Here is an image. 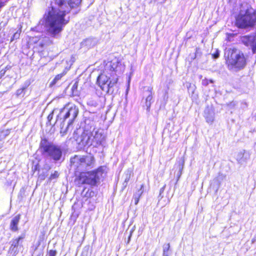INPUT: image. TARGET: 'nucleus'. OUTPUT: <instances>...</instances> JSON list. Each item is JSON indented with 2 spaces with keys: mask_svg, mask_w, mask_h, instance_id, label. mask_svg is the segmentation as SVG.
<instances>
[{
  "mask_svg": "<svg viewBox=\"0 0 256 256\" xmlns=\"http://www.w3.org/2000/svg\"><path fill=\"white\" fill-rule=\"evenodd\" d=\"M82 0H70L68 2V6L64 2L60 1L58 8H49L43 19L39 22L35 29L38 31L46 30L50 36H56L62 32V28L69 21L64 19L66 14L72 8H78L76 13L79 12Z\"/></svg>",
  "mask_w": 256,
  "mask_h": 256,
  "instance_id": "nucleus-1",
  "label": "nucleus"
},
{
  "mask_svg": "<svg viewBox=\"0 0 256 256\" xmlns=\"http://www.w3.org/2000/svg\"><path fill=\"white\" fill-rule=\"evenodd\" d=\"M256 24V10L250 5L246 4L242 6L236 18V26L240 28L253 27Z\"/></svg>",
  "mask_w": 256,
  "mask_h": 256,
  "instance_id": "nucleus-2",
  "label": "nucleus"
},
{
  "mask_svg": "<svg viewBox=\"0 0 256 256\" xmlns=\"http://www.w3.org/2000/svg\"><path fill=\"white\" fill-rule=\"evenodd\" d=\"M224 56L230 68H236L238 70L244 68L246 66V58L244 53L235 48L226 50Z\"/></svg>",
  "mask_w": 256,
  "mask_h": 256,
  "instance_id": "nucleus-3",
  "label": "nucleus"
},
{
  "mask_svg": "<svg viewBox=\"0 0 256 256\" xmlns=\"http://www.w3.org/2000/svg\"><path fill=\"white\" fill-rule=\"evenodd\" d=\"M71 166L78 171L86 170L94 167V158L91 154L75 155L70 160Z\"/></svg>",
  "mask_w": 256,
  "mask_h": 256,
  "instance_id": "nucleus-4",
  "label": "nucleus"
},
{
  "mask_svg": "<svg viewBox=\"0 0 256 256\" xmlns=\"http://www.w3.org/2000/svg\"><path fill=\"white\" fill-rule=\"evenodd\" d=\"M104 170L102 167H100L94 171L82 172L76 180L78 184L95 186L99 180L100 176H102Z\"/></svg>",
  "mask_w": 256,
  "mask_h": 256,
  "instance_id": "nucleus-5",
  "label": "nucleus"
},
{
  "mask_svg": "<svg viewBox=\"0 0 256 256\" xmlns=\"http://www.w3.org/2000/svg\"><path fill=\"white\" fill-rule=\"evenodd\" d=\"M40 147L43 152L46 153L55 162L60 161L62 158V152L60 146L50 144L46 138L42 139Z\"/></svg>",
  "mask_w": 256,
  "mask_h": 256,
  "instance_id": "nucleus-6",
  "label": "nucleus"
},
{
  "mask_svg": "<svg viewBox=\"0 0 256 256\" xmlns=\"http://www.w3.org/2000/svg\"><path fill=\"white\" fill-rule=\"evenodd\" d=\"M118 82L117 78H114L110 80V78L104 74H100L97 78V83L101 89L107 93L114 92L113 87Z\"/></svg>",
  "mask_w": 256,
  "mask_h": 256,
  "instance_id": "nucleus-7",
  "label": "nucleus"
},
{
  "mask_svg": "<svg viewBox=\"0 0 256 256\" xmlns=\"http://www.w3.org/2000/svg\"><path fill=\"white\" fill-rule=\"evenodd\" d=\"M61 112H66L64 116V120L69 118L67 128L72 124L74 119L76 118L78 114V108L74 104H66L62 109Z\"/></svg>",
  "mask_w": 256,
  "mask_h": 256,
  "instance_id": "nucleus-8",
  "label": "nucleus"
},
{
  "mask_svg": "<svg viewBox=\"0 0 256 256\" xmlns=\"http://www.w3.org/2000/svg\"><path fill=\"white\" fill-rule=\"evenodd\" d=\"M90 135L92 146L94 147L97 148L104 144L106 140V136L103 130L94 128L92 131L90 132Z\"/></svg>",
  "mask_w": 256,
  "mask_h": 256,
  "instance_id": "nucleus-9",
  "label": "nucleus"
},
{
  "mask_svg": "<svg viewBox=\"0 0 256 256\" xmlns=\"http://www.w3.org/2000/svg\"><path fill=\"white\" fill-rule=\"evenodd\" d=\"M242 42L248 46H250L252 52L254 54L256 51V34L244 36L240 38Z\"/></svg>",
  "mask_w": 256,
  "mask_h": 256,
  "instance_id": "nucleus-10",
  "label": "nucleus"
},
{
  "mask_svg": "<svg viewBox=\"0 0 256 256\" xmlns=\"http://www.w3.org/2000/svg\"><path fill=\"white\" fill-rule=\"evenodd\" d=\"M80 144L83 146H92V136L90 132L88 130H84L83 133L80 137Z\"/></svg>",
  "mask_w": 256,
  "mask_h": 256,
  "instance_id": "nucleus-11",
  "label": "nucleus"
},
{
  "mask_svg": "<svg viewBox=\"0 0 256 256\" xmlns=\"http://www.w3.org/2000/svg\"><path fill=\"white\" fill-rule=\"evenodd\" d=\"M98 42V40L96 38H86L80 43V47L84 50H88L96 46Z\"/></svg>",
  "mask_w": 256,
  "mask_h": 256,
  "instance_id": "nucleus-12",
  "label": "nucleus"
},
{
  "mask_svg": "<svg viewBox=\"0 0 256 256\" xmlns=\"http://www.w3.org/2000/svg\"><path fill=\"white\" fill-rule=\"evenodd\" d=\"M206 122L212 124L214 120V112L212 107L207 106L204 111V115Z\"/></svg>",
  "mask_w": 256,
  "mask_h": 256,
  "instance_id": "nucleus-13",
  "label": "nucleus"
},
{
  "mask_svg": "<svg viewBox=\"0 0 256 256\" xmlns=\"http://www.w3.org/2000/svg\"><path fill=\"white\" fill-rule=\"evenodd\" d=\"M152 90V88L148 87L147 88V90L144 92L146 96L145 100V106L146 107V110L148 112L150 111L151 104L153 102Z\"/></svg>",
  "mask_w": 256,
  "mask_h": 256,
  "instance_id": "nucleus-14",
  "label": "nucleus"
},
{
  "mask_svg": "<svg viewBox=\"0 0 256 256\" xmlns=\"http://www.w3.org/2000/svg\"><path fill=\"white\" fill-rule=\"evenodd\" d=\"M250 158V154L246 153L245 150L241 151L238 153L236 156V160L238 164H242L246 162Z\"/></svg>",
  "mask_w": 256,
  "mask_h": 256,
  "instance_id": "nucleus-15",
  "label": "nucleus"
},
{
  "mask_svg": "<svg viewBox=\"0 0 256 256\" xmlns=\"http://www.w3.org/2000/svg\"><path fill=\"white\" fill-rule=\"evenodd\" d=\"M118 63V60L115 58L108 62L106 64V68L114 72L117 68Z\"/></svg>",
  "mask_w": 256,
  "mask_h": 256,
  "instance_id": "nucleus-16",
  "label": "nucleus"
},
{
  "mask_svg": "<svg viewBox=\"0 0 256 256\" xmlns=\"http://www.w3.org/2000/svg\"><path fill=\"white\" fill-rule=\"evenodd\" d=\"M184 158H181L178 160V164H177V167H178V172L176 174V176L178 178V180L180 178V176L182 174V171L184 168Z\"/></svg>",
  "mask_w": 256,
  "mask_h": 256,
  "instance_id": "nucleus-17",
  "label": "nucleus"
},
{
  "mask_svg": "<svg viewBox=\"0 0 256 256\" xmlns=\"http://www.w3.org/2000/svg\"><path fill=\"white\" fill-rule=\"evenodd\" d=\"M132 170L130 169L127 170L124 173V182L123 183V186L126 188L127 186L128 182L129 181L132 174Z\"/></svg>",
  "mask_w": 256,
  "mask_h": 256,
  "instance_id": "nucleus-18",
  "label": "nucleus"
},
{
  "mask_svg": "<svg viewBox=\"0 0 256 256\" xmlns=\"http://www.w3.org/2000/svg\"><path fill=\"white\" fill-rule=\"evenodd\" d=\"M66 74V72H62V73L58 74L56 75L55 78H54V80L51 82L50 83V86H52L56 84L58 82L61 80L62 78Z\"/></svg>",
  "mask_w": 256,
  "mask_h": 256,
  "instance_id": "nucleus-19",
  "label": "nucleus"
},
{
  "mask_svg": "<svg viewBox=\"0 0 256 256\" xmlns=\"http://www.w3.org/2000/svg\"><path fill=\"white\" fill-rule=\"evenodd\" d=\"M9 134L8 130H2L0 132V146L2 144L3 140L5 138L6 136Z\"/></svg>",
  "mask_w": 256,
  "mask_h": 256,
  "instance_id": "nucleus-20",
  "label": "nucleus"
},
{
  "mask_svg": "<svg viewBox=\"0 0 256 256\" xmlns=\"http://www.w3.org/2000/svg\"><path fill=\"white\" fill-rule=\"evenodd\" d=\"M143 192L144 184H141L140 188L134 194V196L140 198Z\"/></svg>",
  "mask_w": 256,
  "mask_h": 256,
  "instance_id": "nucleus-21",
  "label": "nucleus"
},
{
  "mask_svg": "<svg viewBox=\"0 0 256 256\" xmlns=\"http://www.w3.org/2000/svg\"><path fill=\"white\" fill-rule=\"evenodd\" d=\"M170 248V244H168L164 246L162 256H169L168 250Z\"/></svg>",
  "mask_w": 256,
  "mask_h": 256,
  "instance_id": "nucleus-22",
  "label": "nucleus"
},
{
  "mask_svg": "<svg viewBox=\"0 0 256 256\" xmlns=\"http://www.w3.org/2000/svg\"><path fill=\"white\" fill-rule=\"evenodd\" d=\"M6 163L5 160L0 158V173L2 172L6 168Z\"/></svg>",
  "mask_w": 256,
  "mask_h": 256,
  "instance_id": "nucleus-23",
  "label": "nucleus"
},
{
  "mask_svg": "<svg viewBox=\"0 0 256 256\" xmlns=\"http://www.w3.org/2000/svg\"><path fill=\"white\" fill-rule=\"evenodd\" d=\"M77 88H78V83L75 82L72 88V90L73 94H74V95L78 94V92H77Z\"/></svg>",
  "mask_w": 256,
  "mask_h": 256,
  "instance_id": "nucleus-24",
  "label": "nucleus"
},
{
  "mask_svg": "<svg viewBox=\"0 0 256 256\" xmlns=\"http://www.w3.org/2000/svg\"><path fill=\"white\" fill-rule=\"evenodd\" d=\"M11 227H12V229L14 230V231H16V218H14L12 221V223H11Z\"/></svg>",
  "mask_w": 256,
  "mask_h": 256,
  "instance_id": "nucleus-25",
  "label": "nucleus"
},
{
  "mask_svg": "<svg viewBox=\"0 0 256 256\" xmlns=\"http://www.w3.org/2000/svg\"><path fill=\"white\" fill-rule=\"evenodd\" d=\"M59 176V174L57 171H55L53 174H52L50 176V179L52 180L58 178Z\"/></svg>",
  "mask_w": 256,
  "mask_h": 256,
  "instance_id": "nucleus-26",
  "label": "nucleus"
},
{
  "mask_svg": "<svg viewBox=\"0 0 256 256\" xmlns=\"http://www.w3.org/2000/svg\"><path fill=\"white\" fill-rule=\"evenodd\" d=\"M40 241L38 240L36 243L34 245L32 248V250H34V252H35L38 249V248L40 246ZM34 254V252L33 254Z\"/></svg>",
  "mask_w": 256,
  "mask_h": 256,
  "instance_id": "nucleus-27",
  "label": "nucleus"
},
{
  "mask_svg": "<svg viewBox=\"0 0 256 256\" xmlns=\"http://www.w3.org/2000/svg\"><path fill=\"white\" fill-rule=\"evenodd\" d=\"M235 36V34L232 33V34H228L226 33V38L228 40L231 41L232 39L234 36Z\"/></svg>",
  "mask_w": 256,
  "mask_h": 256,
  "instance_id": "nucleus-28",
  "label": "nucleus"
},
{
  "mask_svg": "<svg viewBox=\"0 0 256 256\" xmlns=\"http://www.w3.org/2000/svg\"><path fill=\"white\" fill-rule=\"evenodd\" d=\"M57 252L56 250H50L48 256H56Z\"/></svg>",
  "mask_w": 256,
  "mask_h": 256,
  "instance_id": "nucleus-29",
  "label": "nucleus"
},
{
  "mask_svg": "<svg viewBox=\"0 0 256 256\" xmlns=\"http://www.w3.org/2000/svg\"><path fill=\"white\" fill-rule=\"evenodd\" d=\"M26 88L22 87L20 89L17 90V96L20 95L22 94L23 92L25 90Z\"/></svg>",
  "mask_w": 256,
  "mask_h": 256,
  "instance_id": "nucleus-30",
  "label": "nucleus"
},
{
  "mask_svg": "<svg viewBox=\"0 0 256 256\" xmlns=\"http://www.w3.org/2000/svg\"><path fill=\"white\" fill-rule=\"evenodd\" d=\"M24 237H25V234H23L22 236H20L18 237V238L17 239V248L18 246L19 242H20V240L24 239Z\"/></svg>",
  "mask_w": 256,
  "mask_h": 256,
  "instance_id": "nucleus-31",
  "label": "nucleus"
},
{
  "mask_svg": "<svg viewBox=\"0 0 256 256\" xmlns=\"http://www.w3.org/2000/svg\"><path fill=\"white\" fill-rule=\"evenodd\" d=\"M53 113H54V112H51L48 116V122H50V124H51L50 121L52 119V118H53Z\"/></svg>",
  "mask_w": 256,
  "mask_h": 256,
  "instance_id": "nucleus-32",
  "label": "nucleus"
},
{
  "mask_svg": "<svg viewBox=\"0 0 256 256\" xmlns=\"http://www.w3.org/2000/svg\"><path fill=\"white\" fill-rule=\"evenodd\" d=\"M208 80L204 78L202 80V84L204 86H206L208 84Z\"/></svg>",
  "mask_w": 256,
  "mask_h": 256,
  "instance_id": "nucleus-33",
  "label": "nucleus"
},
{
  "mask_svg": "<svg viewBox=\"0 0 256 256\" xmlns=\"http://www.w3.org/2000/svg\"><path fill=\"white\" fill-rule=\"evenodd\" d=\"M6 72V70L2 68V66H0V76H4V74Z\"/></svg>",
  "mask_w": 256,
  "mask_h": 256,
  "instance_id": "nucleus-34",
  "label": "nucleus"
},
{
  "mask_svg": "<svg viewBox=\"0 0 256 256\" xmlns=\"http://www.w3.org/2000/svg\"><path fill=\"white\" fill-rule=\"evenodd\" d=\"M165 188H166V184L164 185L160 189V195H159V196H161V195L162 194V193H163V192H164V190L165 189Z\"/></svg>",
  "mask_w": 256,
  "mask_h": 256,
  "instance_id": "nucleus-35",
  "label": "nucleus"
},
{
  "mask_svg": "<svg viewBox=\"0 0 256 256\" xmlns=\"http://www.w3.org/2000/svg\"><path fill=\"white\" fill-rule=\"evenodd\" d=\"M213 58H217L219 57L220 56V54H219V52L218 51H217L216 53H214V54H213Z\"/></svg>",
  "mask_w": 256,
  "mask_h": 256,
  "instance_id": "nucleus-36",
  "label": "nucleus"
},
{
  "mask_svg": "<svg viewBox=\"0 0 256 256\" xmlns=\"http://www.w3.org/2000/svg\"><path fill=\"white\" fill-rule=\"evenodd\" d=\"M133 198H134V204L136 205L138 204V202H139V199L140 198H138L135 197L134 196H133Z\"/></svg>",
  "mask_w": 256,
  "mask_h": 256,
  "instance_id": "nucleus-37",
  "label": "nucleus"
},
{
  "mask_svg": "<svg viewBox=\"0 0 256 256\" xmlns=\"http://www.w3.org/2000/svg\"><path fill=\"white\" fill-rule=\"evenodd\" d=\"M4 3L0 0V8H1L4 6Z\"/></svg>",
  "mask_w": 256,
  "mask_h": 256,
  "instance_id": "nucleus-38",
  "label": "nucleus"
},
{
  "mask_svg": "<svg viewBox=\"0 0 256 256\" xmlns=\"http://www.w3.org/2000/svg\"><path fill=\"white\" fill-rule=\"evenodd\" d=\"M46 169L48 170H49L51 168L50 166H46V168H45Z\"/></svg>",
  "mask_w": 256,
  "mask_h": 256,
  "instance_id": "nucleus-39",
  "label": "nucleus"
},
{
  "mask_svg": "<svg viewBox=\"0 0 256 256\" xmlns=\"http://www.w3.org/2000/svg\"><path fill=\"white\" fill-rule=\"evenodd\" d=\"M14 246V247L16 246V244H14H14H12V246H11V248H12V246Z\"/></svg>",
  "mask_w": 256,
  "mask_h": 256,
  "instance_id": "nucleus-40",
  "label": "nucleus"
},
{
  "mask_svg": "<svg viewBox=\"0 0 256 256\" xmlns=\"http://www.w3.org/2000/svg\"><path fill=\"white\" fill-rule=\"evenodd\" d=\"M132 232H131L130 234V236H129V239H130V236H132Z\"/></svg>",
  "mask_w": 256,
  "mask_h": 256,
  "instance_id": "nucleus-41",
  "label": "nucleus"
},
{
  "mask_svg": "<svg viewBox=\"0 0 256 256\" xmlns=\"http://www.w3.org/2000/svg\"><path fill=\"white\" fill-rule=\"evenodd\" d=\"M210 82H211V83H213V82H213V80H210Z\"/></svg>",
  "mask_w": 256,
  "mask_h": 256,
  "instance_id": "nucleus-42",
  "label": "nucleus"
},
{
  "mask_svg": "<svg viewBox=\"0 0 256 256\" xmlns=\"http://www.w3.org/2000/svg\"><path fill=\"white\" fill-rule=\"evenodd\" d=\"M19 218V216H17V218H16V220H17V222L18 221V219Z\"/></svg>",
  "mask_w": 256,
  "mask_h": 256,
  "instance_id": "nucleus-43",
  "label": "nucleus"
},
{
  "mask_svg": "<svg viewBox=\"0 0 256 256\" xmlns=\"http://www.w3.org/2000/svg\"><path fill=\"white\" fill-rule=\"evenodd\" d=\"M16 34V33L14 34V37L15 35Z\"/></svg>",
  "mask_w": 256,
  "mask_h": 256,
  "instance_id": "nucleus-44",
  "label": "nucleus"
},
{
  "mask_svg": "<svg viewBox=\"0 0 256 256\" xmlns=\"http://www.w3.org/2000/svg\"><path fill=\"white\" fill-rule=\"evenodd\" d=\"M15 184H16V183H14V188H13V189L14 188V186H15Z\"/></svg>",
  "mask_w": 256,
  "mask_h": 256,
  "instance_id": "nucleus-45",
  "label": "nucleus"
},
{
  "mask_svg": "<svg viewBox=\"0 0 256 256\" xmlns=\"http://www.w3.org/2000/svg\"><path fill=\"white\" fill-rule=\"evenodd\" d=\"M154 256V255H153V256Z\"/></svg>",
  "mask_w": 256,
  "mask_h": 256,
  "instance_id": "nucleus-46",
  "label": "nucleus"
}]
</instances>
